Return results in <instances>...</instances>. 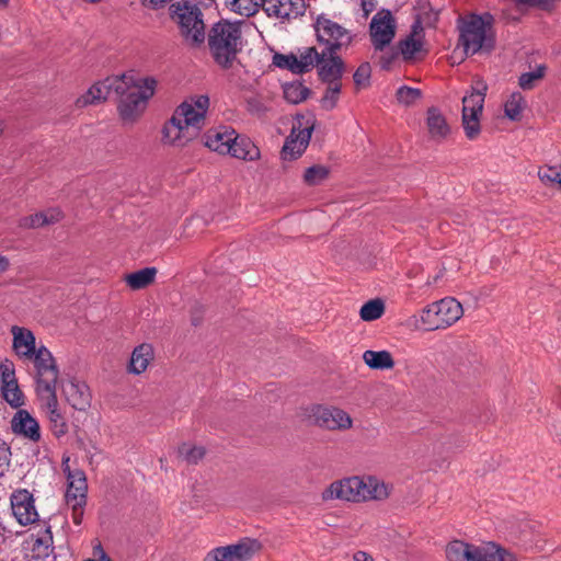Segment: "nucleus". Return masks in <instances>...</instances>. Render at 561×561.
Returning <instances> with one entry per match:
<instances>
[{
  "instance_id": "obj_1",
  "label": "nucleus",
  "mask_w": 561,
  "mask_h": 561,
  "mask_svg": "<svg viewBox=\"0 0 561 561\" xmlns=\"http://www.w3.org/2000/svg\"><path fill=\"white\" fill-rule=\"evenodd\" d=\"M209 98L205 94L190 96L174 111L162 128V141L173 147H184L197 137L205 125Z\"/></svg>"
},
{
  "instance_id": "obj_2",
  "label": "nucleus",
  "mask_w": 561,
  "mask_h": 561,
  "mask_svg": "<svg viewBox=\"0 0 561 561\" xmlns=\"http://www.w3.org/2000/svg\"><path fill=\"white\" fill-rule=\"evenodd\" d=\"M122 81L125 87L115 93L119 96L118 115L125 124H134L145 113L148 101L153 96L157 80L128 72L122 76Z\"/></svg>"
},
{
  "instance_id": "obj_3",
  "label": "nucleus",
  "mask_w": 561,
  "mask_h": 561,
  "mask_svg": "<svg viewBox=\"0 0 561 561\" xmlns=\"http://www.w3.org/2000/svg\"><path fill=\"white\" fill-rule=\"evenodd\" d=\"M208 46L215 61L228 68L242 48V32L238 23L220 21L208 33Z\"/></svg>"
},
{
  "instance_id": "obj_4",
  "label": "nucleus",
  "mask_w": 561,
  "mask_h": 561,
  "mask_svg": "<svg viewBox=\"0 0 561 561\" xmlns=\"http://www.w3.org/2000/svg\"><path fill=\"white\" fill-rule=\"evenodd\" d=\"M463 314L462 305L453 297L434 301L411 318V324L419 330H445L455 324Z\"/></svg>"
},
{
  "instance_id": "obj_5",
  "label": "nucleus",
  "mask_w": 561,
  "mask_h": 561,
  "mask_svg": "<svg viewBox=\"0 0 561 561\" xmlns=\"http://www.w3.org/2000/svg\"><path fill=\"white\" fill-rule=\"evenodd\" d=\"M170 18L180 31L185 43L192 47H198L204 44L205 23L203 14L197 4L190 1H178L170 5Z\"/></svg>"
},
{
  "instance_id": "obj_6",
  "label": "nucleus",
  "mask_w": 561,
  "mask_h": 561,
  "mask_svg": "<svg viewBox=\"0 0 561 561\" xmlns=\"http://www.w3.org/2000/svg\"><path fill=\"white\" fill-rule=\"evenodd\" d=\"M317 43L328 54L345 51L353 43L355 34L325 13L319 14L313 23Z\"/></svg>"
},
{
  "instance_id": "obj_7",
  "label": "nucleus",
  "mask_w": 561,
  "mask_h": 561,
  "mask_svg": "<svg viewBox=\"0 0 561 561\" xmlns=\"http://www.w3.org/2000/svg\"><path fill=\"white\" fill-rule=\"evenodd\" d=\"M491 24L492 16L490 14L470 15L463 20L460 27V39L466 54L473 55L482 49L492 48Z\"/></svg>"
},
{
  "instance_id": "obj_8",
  "label": "nucleus",
  "mask_w": 561,
  "mask_h": 561,
  "mask_svg": "<svg viewBox=\"0 0 561 561\" xmlns=\"http://www.w3.org/2000/svg\"><path fill=\"white\" fill-rule=\"evenodd\" d=\"M27 360L33 363L36 394L55 392L59 379V368L53 353L43 343H39L36 354Z\"/></svg>"
},
{
  "instance_id": "obj_9",
  "label": "nucleus",
  "mask_w": 561,
  "mask_h": 561,
  "mask_svg": "<svg viewBox=\"0 0 561 561\" xmlns=\"http://www.w3.org/2000/svg\"><path fill=\"white\" fill-rule=\"evenodd\" d=\"M486 85L478 81L469 94L462 98L461 123L468 139H476L481 131L480 117L483 111Z\"/></svg>"
},
{
  "instance_id": "obj_10",
  "label": "nucleus",
  "mask_w": 561,
  "mask_h": 561,
  "mask_svg": "<svg viewBox=\"0 0 561 561\" xmlns=\"http://www.w3.org/2000/svg\"><path fill=\"white\" fill-rule=\"evenodd\" d=\"M260 549L257 540L245 538L238 543L210 550L203 561H250Z\"/></svg>"
},
{
  "instance_id": "obj_11",
  "label": "nucleus",
  "mask_w": 561,
  "mask_h": 561,
  "mask_svg": "<svg viewBox=\"0 0 561 561\" xmlns=\"http://www.w3.org/2000/svg\"><path fill=\"white\" fill-rule=\"evenodd\" d=\"M311 417L319 427L328 431H347L353 427V419L341 408L333 405H316Z\"/></svg>"
},
{
  "instance_id": "obj_12",
  "label": "nucleus",
  "mask_w": 561,
  "mask_h": 561,
  "mask_svg": "<svg viewBox=\"0 0 561 561\" xmlns=\"http://www.w3.org/2000/svg\"><path fill=\"white\" fill-rule=\"evenodd\" d=\"M370 37L376 49L382 50L396 35V22L389 10L378 11L371 19Z\"/></svg>"
},
{
  "instance_id": "obj_13",
  "label": "nucleus",
  "mask_w": 561,
  "mask_h": 561,
  "mask_svg": "<svg viewBox=\"0 0 561 561\" xmlns=\"http://www.w3.org/2000/svg\"><path fill=\"white\" fill-rule=\"evenodd\" d=\"M313 126H304L300 119H297L291 127L289 136L283 146L282 157L284 160H294L300 157L309 145Z\"/></svg>"
},
{
  "instance_id": "obj_14",
  "label": "nucleus",
  "mask_w": 561,
  "mask_h": 561,
  "mask_svg": "<svg viewBox=\"0 0 561 561\" xmlns=\"http://www.w3.org/2000/svg\"><path fill=\"white\" fill-rule=\"evenodd\" d=\"M359 486L358 476L343 478L330 483L321 493V499L324 502L340 500L358 503Z\"/></svg>"
},
{
  "instance_id": "obj_15",
  "label": "nucleus",
  "mask_w": 561,
  "mask_h": 561,
  "mask_svg": "<svg viewBox=\"0 0 561 561\" xmlns=\"http://www.w3.org/2000/svg\"><path fill=\"white\" fill-rule=\"evenodd\" d=\"M123 83L122 76L108 77L103 81H99L76 100V105L81 108L101 103L108 98L112 91L116 93L117 90H122Z\"/></svg>"
},
{
  "instance_id": "obj_16",
  "label": "nucleus",
  "mask_w": 561,
  "mask_h": 561,
  "mask_svg": "<svg viewBox=\"0 0 561 561\" xmlns=\"http://www.w3.org/2000/svg\"><path fill=\"white\" fill-rule=\"evenodd\" d=\"M11 510L20 525L26 526L38 520L33 495L27 490H16L11 494Z\"/></svg>"
},
{
  "instance_id": "obj_17",
  "label": "nucleus",
  "mask_w": 561,
  "mask_h": 561,
  "mask_svg": "<svg viewBox=\"0 0 561 561\" xmlns=\"http://www.w3.org/2000/svg\"><path fill=\"white\" fill-rule=\"evenodd\" d=\"M304 0H265L264 12L268 18L288 22L305 13Z\"/></svg>"
},
{
  "instance_id": "obj_18",
  "label": "nucleus",
  "mask_w": 561,
  "mask_h": 561,
  "mask_svg": "<svg viewBox=\"0 0 561 561\" xmlns=\"http://www.w3.org/2000/svg\"><path fill=\"white\" fill-rule=\"evenodd\" d=\"M358 503L386 501L392 491V485L376 476H358Z\"/></svg>"
},
{
  "instance_id": "obj_19",
  "label": "nucleus",
  "mask_w": 561,
  "mask_h": 561,
  "mask_svg": "<svg viewBox=\"0 0 561 561\" xmlns=\"http://www.w3.org/2000/svg\"><path fill=\"white\" fill-rule=\"evenodd\" d=\"M41 407L49 421L50 430L56 437H61L68 432L65 416L59 410L57 393L37 396Z\"/></svg>"
},
{
  "instance_id": "obj_20",
  "label": "nucleus",
  "mask_w": 561,
  "mask_h": 561,
  "mask_svg": "<svg viewBox=\"0 0 561 561\" xmlns=\"http://www.w3.org/2000/svg\"><path fill=\"white\" fill-rule=\"evenodd\" d=\"M10 332L12 334V350L18 358L22 360L32 358L39 348L35 334L30 329L19 325H12Z\"/></svg>"
},
{
  "instance_id": "obj_21",
  "label": "nucleus",
  "mask_w": 561,
  "mask_h": 561,
  "mask_svg": "<svg viewBox=\"0 0 561 561\" xmlns=\"http://www.w3.org/2000/svg\"><path fill=\"white\" fill-rule=\"evenodd\" d=\"M67 402L78 411H85L91 404V393L85 382L71 378L62 383Z\"/></svg>"
},
{
  "instance_id": "obj_22",
  "label": "nucleus",
  "mask_w": 561,
  "mask_h": 561,
  "mask_svg": "<svg viewBox=\"0 0 561 561\" xmlns=\"http://www.w3.org/2000/svg\"><path fill=\"white\" fill-rule=\"evenodd\" d=\"M11 430L18 435L31 442L41 439V428L38 422L26 411L18 410L11 420Z\"/></svg>"
},
{
  "instance_id": "obj_23",
  "label": "nucleus",
  "mask_w": 561,
  "mask_h": 561,
  "mask_svg": "<svg viewBox=\"0 0 561 561\" xmlns=\"http://www.w3.org/2000/svg\"><path fill=\"white\" fill-rule=\"evenodd\" d=\"M425 124L430 138L436 142L446 140L451 134V128L446 117L436 107L427 110Z\"/></svg>"
},
{
  "instance_id": "obj_24",
  "label": "nucleus",
  "mask_w": 561,
  "mask_h": 561,
  "mask_svg": "<svg viewBox=\"0 0 561 561\" xmlns=\"http://www.w3.org/2000/svg\"><path fill=\"white\" fill-rule=\"evenodd\" d=\"M318 72L324 82L340 81L344 72V62L337 54H328L322 50Z\"/></svg>"
},
{
  "instance_id": "obj_25",
  "label": "nucleus",
  "mask_w": 561,
  "mask_h": 561,
  "mask_svg": "<svg viewBox=\"0 0 561 561\" xmlns=\"http://www.w3.org/2000/svg\"><path fill=\"white\" fill-rule=\"evenodd\" d=\"M67 481V502L71 504L73 507L81 505L85 500V494L88 490L85 473L80 469L69 471Z\"/></svg>"
},
{
  "instance_id": "obj_26",
  "label": "nucleus",
  "mask_w": 561,
  "mask_h": 561,
  "mask_svg": "<svg viewBox=\"0 0 561 561\" xmlns=\"http://www.w3.org/2000/svg\"><path fill=\"white\" fill-rule=\"evenodd\" d=\"M27 557L33 560H44L53 552V535L50 528L47 527L42 535L32 536L26 541Z\"/></svg>"
},
{
  "instance_id": "obj_27",
  "label": "nucleus",
  "mask_w": 561,
  "mask_h": 561,
  "mask_svg": "<svg viewBox=\"0 0 561 561\" xmlns=\"http://www.w3.org/2000/svg\"><path fill=\"white\" fill-rule=\"evenodd\" d=\"M153 346L149 343H141L136 346L130 355L127 370L133 375L145 373L149 364L153 360Z\"/></svg>"
},
{
  "instance_id": "obj_28",
  "label": "nucleus",
  "mask_w": 561,
  "mask_h": 561,
  "mask_svg": "<svg viewBox=\"0 0 561 561\" xmlns=\"http://www.w3.org/2000/svg\"><path fill=\"white\" fill-rule=\"evenodd\" d=\"M232 140H234V130L228 128L209 129L204 135L205 146L221 154L229 151V144Z\"/></svg>"
},
{
  "instance_id": "obj_29",
  "label": "nucleus",
  "mask_w": 561,
  "mask_h": 561,
  "mask_svg": "<svg viewBox=\"0 0 561 561\" xmlns=\"http://www.w3.org/2000/svg\"><path fill=\"white\" fill-rule=\"evenodd\" d=\"M400 51L404 60H414L424 51L423 28L420 25L413 30L407 38L400 42Z\"/></svg>"
},
{
  "instance_id": "obj_30",
  "label": "nucleus",
  "mask_w": 561,
  "mask_h": 561,
  "mask_svg": "<svg viewBox=\"0 0 561 561\" xmlns=\"http://www.w3.org/2000/svg\"><path fill=\"white\" fill-rule=\"evenodd\" d=\"M229 151L227 153L232 157L247 161H255L261 157L260 149L248 138H239L234 134V140L229 144Z\"/></svg>"
},
{
  "instance_id": "obj_31",
  "label": "nucleus",
  "mask_w": 561,
  "mask_h": 561,
  "mask_svg": "<svg viewBox=\"0 0 561 561\" xmlns=\"http://www.w3.org/2000/svg\"><path fill=\"white\" fill-rule=\"evenodd\" d=\"M474 558L476 561H517L514 554L492 541L477 546Z\"/></svg>"
},
{
  "instance_id": "obj_32",
  "label": "nucleus",
  "mask_w": 561,
  "mask_h": 561,
  "mask_svg": "<svg viewBox=\"0 0 561 561\" xmlns=\"http://www.w3.org/2000/svg\"><path fill=\"white\" fill-rule=\"evenodd\" d=\"M476 545L454 540L446 547V557L449 561H476Z\"/></svg>"
},
{
  "instance_id": "obj_33",
  "label": "nucleus",
  "mask_w": 561,
  "mask_h": 561,
  "mask_svg": "<svg viewBox=\"0 0 561 561\" xmlns=\"http://www.w3.org/2000/svg\"><path fill=\"white\" fill-rule=\"evenodd\" d=\"M363 360L371 369L385 370L394 367V360L388 351L367 350L363 354Z\"/></svg>"
},
{
  "instance_id": "obj_34",
  "label": "nucleus",
  "mask_w": 561,
  "mask_h": 561,
  "mask_svg": "<svg viewBox=\"0 0 561 561\" xmlns=\"http://www.w3.org/2000/svg\"><path fill=\"white\" fill-rule=\"evenodd\" d=\"M226 8L241 16H252L262 8L264 10L265 0H226Z\"/></svg>"
},
{
  "instance_id": "obj_35",
  "label": "nucleus",
  "mask_w": 561,
  "mask_h": 561,
  "mask_svg": "<svg viewBox=\"0 0 561 561\" xmlns=\"http://www.w3.org/2000/svg\"><path fill=\"white\" fill-rule=\"evenodd\" d=\"M527 106L524 95L518 92H512L504 103V113L511 121H519Z\"/></svg>"
},
{
  "instance_id": "obj_36",
  "label": "nucleus",
  "mask_w": 561,
  "mask_h": 561,
  "mask_svg": "<svg viewBox=\"0 0 561 561\" xmlns=\"http://www.w3.org/2000/svg\"><path fill=\"white\" fill-rule=\"evenodd\" d=\"M154 267H146L125 276L126 284L134 290L141 289L150 285L156 277Z\"/></svg>"
},
{
  "instance_id": "obj_37",
  "label": "nucleus",
  "mask_w": 561,
  "mask_h": 561,
  "mask_svg": "<svg viewBox=\"0 0 561 561\" xmlns=\"http://www.w3.org/2000/svg\"><path fill=\"white\" fill-rule=\"evenodd\" d=\"M284 98L293 104H298L305 101L310 93V90L305 87L301 82L295 81L285 83L283 85Z\"/></svg>"
},
{
  "instance_id": "obj_38",
  "label": "nucleus",
  "mask_w": 561,
  "mask_h": 561,
  "mask_svg": "<svg viewBox=\"0 0 561 561\" xmlns=\"http://www.w3.org/2000/svg\"><path fill=\"white\" fill-rule=\"evenodd\" d=\"M2 398L12 407L20 408L24 404V396L18 385V380L0 387Z\"/></svg>"
},
{
  "instance_id": "obj_39",
  "label": "nucleus",
  "mask_w": 561,
  "mask_h": 561,
  "mask_svg": "<svg viewBox=\"0 0 561 561\" xmlns=\"http://www.w3.org/2000/svg\"><path fill=\"white\" fill-rule=\"evenodd\" d=\"M385 312V305L380 299H373L364 304L359 310L360 319L364 321H374L379 319Z\"/></svg>"
},
{
  "instance_id": "obj_40",
  "label": "nucleus",
  "mask_w": 561,
  "mask_h": 561,
  "mask_svg": "<svg viewBox=\"0 0 561 561\" xmlns=\"http://www.w3.org/2000/svg\"><path fill=\"white\" fill-rule=\"evenodd\" d=\"M327 83H328V85H327L323 96L321 99V106L324 110L331 111L337 104L342 85H341L340 81H333V82H327Z\"/></svg>"
},
{
  "instance_id": "obj_41",
  "label": "nucleus",
  "mask_w": 561,
  "mask_h": 561,
  "mask_svg": "<svg viewBox=\"0 0 561 561\" xmlns=\"http://www.w3.org/2000/svg\"><path fill=\"white\" fill-rule=\"evenodd\" d=\"M320 58L321 53H319L316 47H307L302 51H300L298 57V64L301 68V73L308 72L314 66L318 67Z\"/></svg>"
},
{
  "instance_id": "obj_42",
  "label": "nucleus",
  "mask_w": 561,
  "mask_h": 561,
  "mask_svg": "<svg viewBox=\"0 0 561 561\" xmlns=\"http://www.w3.org/2000/svg\"><path fill=\"white\" fill-rule=\"evenodd\" d=\"M546 67L540 65L534 71L522 73L518 78V85L523 90H531L545 77Z\"/></svg>"
},
{
  "instance_id": "obj_43",
  "label": "nucleus",
  "mask_w": 561,
  "mask_h": 561,
  "mask_svg": "<svg viewBox=\"0 0 561 561\" xmlns=\"http://www.w3.org/2000/svg\"><path fill=\"white\" fill-rule=\"evenodd\" d=\"M179 456L190 463H196L205 455L202 446H195L191 443H183L178 449Z\"/></svg>"
},
{
  "instance_id": "obj_44",
  "label": "nucleus",
  "mask_w": 561,
  "mask_h": 561,
  "mask_svg": "<svg viewBox=\"0 0 561 561\" xmlns=\"http://www.w3.org/2000/svg\"><path fill=\"white\" fill-rule=\"evenodd\" d=\"M273 64L282 69H288L293 73L300 75L301 68L298 64V56L290 54V55H283V54H275L273 57Z\"/></svg>"
},
{
  "instance_id": "obj_45",
  "label": "nucleus",
  "mask_w": 561,
  "mask_h": 561,
  "mask_svg": "<svg viewBox=\"0 0 561 561\" xmlns=\"http://www.w3.org/2000/svg\"><path fill=\"white\" fill-rule=\"evenodd\" d=\"M396 96L399 103L410 106L421 100L422 91L416 88L402 85L397 90Z\"/></svg>"
},
{
  "instance_id": "obj_46",
  "label": "nucleus",
  "mask_w": 561,
  "mask_h": 561,
  "mask_svg": "<svg viewBox=\"0 0 561 561\" xmlns=\"http://www.w3.org/2000/svg\"><path fill=\"white\" fill-rule=\"evenodd\" d=\"M329 170L324 165H312L305 171L304 180L309 185H318L327 179Z\"/></svg>"
},
{
  "instance_id": "obj_47",
  "label": "nucleus",
  "mask_w": 561,
  "mask_h": 561,
  "mask_svg": "<svg viewBox=\"0 0 561 561\" xmlns=\"http://www.w3.org/2000/svg\"><path fill=\"white\" fill-rule=\"evenodd\" d=\"M247 110L251 115L262 117L268 111V105L262 96L255 95L247 100Z\"/></svg>"
},
{
  "instance_id": "obj_48",
  "label": "nucleus",
  "mask_w": 561,
  "mask_h": 561,
  "mask_svg": "<svg viewBox=\"0 0 561 561\" xmlns=\"http://www.w3.org/2000/svg\"><path fill=\"white\" fill-rule=\"evenodd\" d=\"M561 165L543 167L538 171V176L545 184H559Z\"/></svg>"
},
{
  "instance_id": "obj_49",
  "label": "nucleus",
  "mask_w": 561,
  "mask_h": 561,
  "mask_svg": "<svg viewBox=\"0 0 561 561\" xmlns=\"http://www.w3.org/2000/svg\"><path fill=\"white\" fill-rule=\"evenodd\" d=\"M16 381L14 364L10 359L0 360V387Z\"/></svg>"
},
{
  "instance_id": "obj_50",
  "label": "nucleus",
  "mask_w": 561,
  "mask_h": 561,
  "mask_svg": "<svg viewBox=\"0 0 561 561\" xmlns=\"http://www.w3.org/2000/svg\"><path fill=\"white\" fill-rule=\"evenodd\" d=\"M45 226V217L42 211L22 217L19 220V227L24 229H35Z\"/></svg>"
},
{
  "instance_id": "obj_51",
  "label": "nucleus",
  "mask_w": 561,
  "mask_h": 561,
  "mask_svg": "<svg viewBox=\"0 0 561 561\" xmlns=\"http://www.w3.org/2000/svg\"><path fill=\"white\" fill-rule=\"evenodd\" d=\"M371 73V68L368 62H364L359 65V67L356 69L353 78L354 82L358 88L366 87L369 82Z\"/></svg>"
},
{
  "instance_id": "obj_52",
  "label": "nucleus",
  "mask_w": 561,
  "mask_h": 561,
  "mask_svg": "<svg viewBox=\"0 0 561 561\" xmlns=\"http://www.w3.org/2000/svg\"><path fill=\"white\" fill-rule=\"evenodd\" d=\"M10 461H11L10 447L5 443L0 442V477L4 476V473L9 470Z\"/></svg>"
},
{
  "instance_id": "obj_53",
  "label": "nucleus",
  "mask_w": 561,
  "mask_h": 561,
  "mask_svg": "<svg viewBox=\"0 0 561 561\" xmlns=\"http://www.w3.org/2000/svg\"><path fill=\"white\" fill-rule=\"evenodd\" d=\"M42 214L45 217V226L56 224L62 218V213L58 208H50L42 211Z\"/></svg>"
},
{
  "instance_id": "obj_54",
  "label": "nucleus",
  "mask_w": 561,
  "mask_h": 561,
  "mask_svg": "<svg viewBox=\"0 0 561 561\" xmlns=\"http://www.w3.org/2000/svg\"><path fill=\"white\" fill-rule=\"evenodd\" d=\"M172 0H141V4L149 10H160Z\"/></svg>"
},
{
  "instance_id": "obj_55",
  "label": "nucleus",
  "mask_w": 561,
  "mask_h": 561,
  "mask_svg": "<svg viewBox=\"0 0 561 561\" xmlns=\"http://www.w3.org/2000/svg\"><path fill=\"white\" fill-rule=\"evenodd\" d=\"M519 3H525L533 7H538L545 10H549V0H516Z\"/></svg>"
},
{
  "instance_id": "obj_56",
  "label": "nucleus",
  "mask_w": 561,
  "mask_h": 561,
  "mask_svg": "<svg viewBox=\"0 0 561 561\" xmlns=\"http://www.w3.org/2000/svg\"><path fill=\"white\" fill-rule=\"evenodd\" d=\"M353 560L354 561H374V558L366 551L359 550L353 554Z\"/></svg>"
},
{
  "instance_id": "obj_57",
  "label": "nucleus",
  "mask_w": 561,
  "mask_h": 561,
  "mask_svg": "<svg viewBox=\"0 0 561 561\" xmlns=\"http://www.w3.org/2000/svg\"><path fill=\"white\" fill-rule=\"evenodd\" d=\"M10 268V260L3 255L0 254V276L5 273Z\"/></svg>"
},
{
  "instance_id": "obj_58",
  "label": "nucleus",
  "mask_w": 561,
  "mask_h": 561,
  "mask_svg": "<svg viewBox=\"0 0 561 561\" xmlns=\"http://www.w3.org/2000/svg\"><path fill=\"white\" fill-rule=\"evenodd\" d=\"M94 554L99 558V561H112L101 546L95 548Z\"/></svg>"
},
{
  "instance_id": "obj_59",
  "label": "nucleus",
  "mask_w": 561,
  "mask_h": 561,
  "mask_svg": "<svg viewBox=\"0 0 561 561\" xmlns=\"http://www.w3.org/2000/svg\"><path fill=\"white\" fill-rule=\"evenodd\" d=\"M61 466H62L64 472L68 477L69 471H72L71 468H70V457L69 456H64L62 457Z\"/></svg>"
},
{
  "instance_id": "obj_60",
  "label": "nucleus",
  "mask_w": 561,
  "mask_h": 561,
  "mask_svg": "<svg viewBox=\"0 0 561 561\" xmlns=\"http://www.w3.org/2000/svg\"><path fill=\"white\" fill-rule=\"evenodd\" d=\"M194 1H195L194 4H197V7L199 8V5L207 7V5L211 4V2L214 0H194Z\"/></svg>"
},
{
  "instance_id": "obj_61",
  "label": "nucleus",
  "mask_w": 561,
  "mask_h": 561,
  "mask_svg": "<svg viewBox=\"0 0 561 561\" xmlns=\"http://www.w3.org/2000/svg\"><path fill=\"white\" fill-rule=\"evenodd\" d=\"M9 0H0V9H3L8 5Z\"/></svg>"
},
{
  "instance_id": "obj_62",
  "label": "nucleus",
  "mask_w": 561,
  "mask_h": 561,
  "mask_svg": "<svg viewBox=\"0 0 561 561\" xmlns=\"http://www.w3.org/2000/svg\"><path fill=\"white\" fill-rule=\"evenodd\" d=\"M389 64H390V59H388V60L383 61V62H382V66H383V67H388V65H389Z\"/></svg>"
},
{
  "instance_id": "obj_63",
  "label": "nucleus",
  "mask_w": 561,
  "mask_h": 561,
  "mask_svg": "<svg viewBox=\"0 0 561 561\" xmlns=\"http://www.w3.org/2000/svg\"><path fill=\"white\" fill-rule=\"evenodd\" d=\"M2 131H3V123H2V121H0V135L2 134Z\"/></svg>"
},
{
  "instance_id": "obj_64",
  "label": "nucleus",
  "mask_w": 561,
  "mask_h": 561,
  "mask_svg": "<svg viewBox=\"0 0 561 561\" xmlns=\"http://www.w3.org/2000/svg\"><path fill=\"white\" fill-rule=\"evenodd\" d=\"M85 561H95V560H93V559H88V560H85Z\"/></svg>"
}]
</instances>
